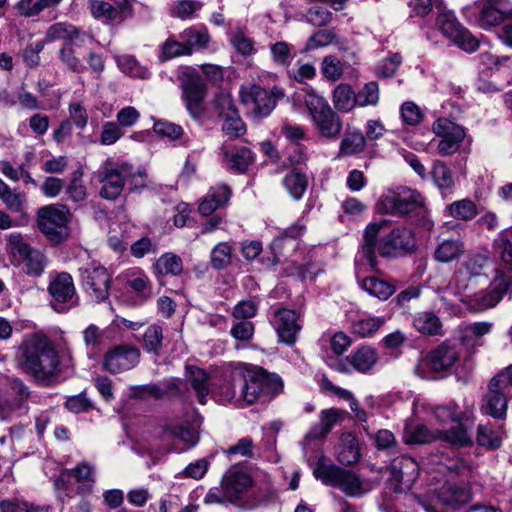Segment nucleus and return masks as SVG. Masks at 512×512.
<instances>
[{
    "mask_svg": "<svg viewBox=\"0 0 512 512\" xmlns=\"http://www.w3.org/2000/svg\"><path fill=\"white\" fill-rule=\"evenodd\" d=\"M413 326L423 335L435 336L441 334L442 323L434 312L423 311L414 316Z\"/></svg>",
    "mask_w": 512,
    "mask_h": 512,
    "instance_id": "obj_35",
    "label": "nucleus"
},
{
    "mask_svg": "<svg viewBox=\"0 0 512 512\" xmlns=\"http://www.w3.org/2000/svg\"><path fill=\"white\" fill-rule=\"evenodd\" d=\"M337 44V34L335 28L331 29H320L313 33L306 41L305 50L310 51L322 47H326L330 44Z\"/></svg>",
    "mask_w": 512,
    "mask_h": 512,
    "instance_id": "obj_49",
    "label": "nucleus"
},
{
    "mask_svg": "<svg viewBox=\"0 0 512 512\" xmlns=\"http://www.w3.org/2000/svg\"><path fill=\"white\" fill-rule=\"evenodd\" d=\"M477 23L482 28L496 26L504 21V13L493 2L485 0L477 5Z\"/></svg>",
    "mask_w": 512,
    "mask_h": 512,
    "instance_id": "obj_36",
    "label": "nucleus"
},
{
    "mask_svg": "<svg viewBox=\"0 0 512 512\" xmlns=\"http://www.w3.org/2000/svg\"><path fill=\"white\" fill-rule=\"evenodd\" d=\"M302 102L312 118L330 106L322 96L317 95L314 91L305 92Z\"/></svg>",
    "mask_w": 512,
    "mask_h": 512,
    "instance_id": "obj_64",
    "label": "nucleus"
},
{
    "mask_svg": "<svg viewBox=\"0 0 512 512\" xmlns=\"http://www.w3.org/2000/svg\"><path fill=\"white\" fill-rule=\"evenodd\" d=\"M384 323L385 318L383 317L358 319L352 324V332L362 338H365L374 334Z\"/></svg>",
    "mask_w": 512,
    "mask_h": 512,
    "instance_id": "obj_51",
    "label": "nucleus"
},
{
    "mask_svg": "<svg viewBox=\"0 0 512 512\" xmlns=\"http://www.w3.org/2000/svg\"><path fill=\"white\" fill-rule=\"evenodd\" d=\"M489 264V260L486 256L476 254L469 257L463 264L461 274H464L468 279L481 277L486 275L484 271L485 267Z\"/></svg>",
    "mask_w": 512,
    "mask_h": 512,
    "instance_id": "obj_50",
    "label": "nucleus"
},
{
    "mask_svg": "<svg viewBox=\"0 0 512 512\" xmlns=\"http://www.w3.org/2000/svg\"><path fill=\"white\" fill-rule=\"evenodd\" d=\"M435 497L439 504L445 508L440 511L424 496H415L416 502L425 512L457 511L471 502L473 493L469 482L446 481L435 491Z\"/></svg>",
    "mask_w": 512,
    "mask_h": 512,
    "instance_id": "obj_9",
    "label": "nucleus"
},
{
    "mask_svg": "<svg viewBox=\"0 0 512 512\" xmlns=\"http://www.w3.org/2000/svg\"><path fill=\"white\" fill-rule=\"evenodd\" d=\"M440 31L444 36L453 41L460 49L472 53L479 47V40L471 32L458 22L451 11L445 7L439 12L436 20Z\"/></svg>",
    "mask_w": 512,
    "mask_h": 512,
    "instance_id": "obj_14",
    "label": "nucleus"
},
{
    "mask_svg": "<svg viewBox=\"0 0 512 512\" xmlns=\"http://www.w3.org/2000/svg\"><path fill=\"white\" fill-rule=\"evenodd\" d=\"M495 252L500 264L494 269L495 277L489 287L468 296L467 305L473 312H482L495 307L512 291V243L504 235L495 240Z\"/></svg>",
    "mask_w": 512,
    "mask_h": 512,
    "instance_id": "obj_3",
    "label": "nucleus"
},
{
    "mask_svg": "<svg viewBox=\"0 0 512 512\" xmlns=\"http://www.w3.org/2000/svg\"><path fill=\"white\" fill-rule=\"evenodd\" d=\"M360 287L368 293L381 301L390 298L396 291L395 285L385 279L376 276H367L359 280Z\"/></svg>",
    "mask_w": 512,
    "mask_h": 512,
    "instance_id": "obj_27",
    "label": "nucleus"
},
{
    "mask_svg": "<svg viewBox=\"0 0 512 512\" xmlns=\"http://www.w3.org/2000/svg\"><path fill=\"white\" fill-rule=\"evenodd\" d=\"M272 61L277 66L289 67L295 57L294 46L286 41H277L269 46Z\"/></svg>",
    "mask_w": 512,
    "mask_h": 512,
    "instance_id": "obj_40",
    "label": "nucleus"
},
{
    "mask_svg": "<svg viewBox=\"0 0 512 512\" xmlns=\"http://www.w3.org/2000/svg\"><path fill=\"white\" fill-rule=\"evenodd\" d=\"M456 423V426L448 430L439 431V438L455 447H466L472 445V435L468 432L469 427L467 423L464 421Z\"/></svg>",
    "mask_w": 512,
    "mask_h": 512,
    "instance_id": "obj_33",
    "label": "nucleus"
},
{
    "mask_svg": "<svg viewBox=\"0 0 512 512\" xmlns=\"http://www.w3.org/2000/svg\"><path fill=\"white\" fill-rule=\"evenodd\" d=\"M464 251V243L460 238H449L436 246L433 257L439 263H450L457 260Z\"/></svg>",
    "mask_w": 512,
    "mask_h": 512,
    "instance_id": "obj_31",
    "label": "nucleus"
},
{
    "mask_svg": "<svg viewBox=\"0 0 512 512\" xmlns=\"http://www.w3.org/2000/svg\"><path fill=\"white\" fill-rule=\"evenodd\" d=\"M313 475L323 484L336 487L350 497H359L367 492L364 482L354 471L331 463L326 456L318 458Z\"/></svg>",
    "mask_w": 512,
    "mask_h": 512,
    "instance_id": "obj_7",
    "label": "nucleus"
},
{
    "mask_svg": "<svg viewBox=\"0 0 512 512\" xmlns=\"http://www.w3.org/2000/svg\"><path fill=\"white\" fill-rule=\"evenodd\" d=\"M284 97L283 89L274 86L267 90L260 85H249L240 90L241 102L251 108L254 117L262 119L271 114L278 100Z\"/></svg>",
    "mask_w": 512,
    "mask_h": 512,
    "instance_id": "obj_13",
    "label": "nucleus"
},
{
    "mask_svg": "<svg viewBox=\"0 0 512 512\" xmlns=\"http://www.w3.org/2000/svg\"><path fill=\"white\" fill-rule=\"evenodd\" d=\"M391 474L399 484L412 483L419 475L418 463L409 456L394 459L391 464Z\"/></svg>",
    "mask_w": 512,
    "mask_h": 512,
    "instance_id": "obj_26",
    "label": "nucleus"
},
{
    "mask_svg": "<svg viewBox=\"0 0 512 512\" xmlns=\"http://www.w3.org/2000/svg\"><path fill=\"white\" fill-rule=\"evenodd\" d=\"M232 261V247L227 242L217 244L211 251V265L216 270L226 268Z\"/></svg>",
    "mask_w": 512,
    "mask_h": 512,
    "instance_id": "obj_53",
    "label": "nucleus"
},
{
    "mask_svg": "<svg viewBox=\"0 0 512 512\" xmlns=\"http://www.w3.org/2000/svg\"><path fill=\"white\" fill-rule=\"evenodd\" d=\"M46 39L50 42L59 39L64 40L59 49V59L68 70L76 73H81L85 70V66L76 55L75 49L93 44L95 38L92 34L71 23L57 22L48 27Z\"/></svg>",
    "mask_w": 512,
    "mask_h": 512,
    "instance_id": "obj_5",
    "label": "nucleus"
},
{
    "mask_svg": "<svg viewBox=\"0 0 512 512\" xmlns=\"http://www.w3.org/2000/svg\"><path fill=\"white\" fill-rule=\"evenodd\" d=\"M72 214L64 204H49L40 207L36 214L39 231L52 245H59L70 236L69 223Z\"/></svg>",
    "mask_w": 512,
    "mask_h": 512,
    "instance_id": "obj_8",
    "label": "nucleus"
},
{
    "mask_svg": "<svg viewBox=\"0 0 512 512\" xmlns=\"http://www.w3.org/2000/svg\"><path fill=\"white\" fill-rule=\"evenodd\" d=\"M380 209L386 214L411 215L419 217L418 224L427 230L433 227L432 221L427 216V210L422 203L421 197L410 189L400 193H389L380 199Z\"/></svg>",
    "mask_w": 512,
    "mask_h": 512,
    "instance_id": "obj_10",
    "label": "nucleus"
},
{
    "mask_svg": "<svg viewBox=\"0 0 512 512\" xmlns=\"http://www.w3.org/2000/svg\"><path fill=\"white\" fill-rule=\"evenodd\" d=\"M202 6V3L197 0H179L170 9V15L181 20L190 19Z\"/></svg>",
    "mask_w": 512,
    "mask_h": 512,
    "instance_id": "obj_56",
    "label": "nucleus"
},
{
    "mask_svg": "<svg viewBox=\"0 0 512 512\" xmlns=\"http://www.w3.org/2000/svg\"><path fill=\"white\" fill-rule=\"evenodd\" d=\"M0 199L6 208L12 212L19 213L23 210L25 195L13 191L5 182L0 179Z\"/></svg>",
    "mask_w": 512,
    "mask_h": 512,
    "instance_id": "obj_46",
    "label": "nucleus"
},
{
    "mask_svg": "<svg viewBox=\"0 0 512 512\" xmlns=\"http://www.w3.org/2000/svg\"><path fill=\"white\" fill-rule=\"evenodd\" d=\"M231 378L232 380H238L241 384L238 400H242L247 405L266 400L283 390L281 378L274 373H268L261 367H248L245 364H238L231 370Z\"/></svg>",
    "mask_w": 512,
    "mask_h": 512,
    "instance_id": "obj_4",
    "label": "nucleus"
},
{
    "mask_svg": "<svg viewBox=\"0 0 512 512\" xmlns=\"http://www.w3.org/2000/svg\"><path fill=\"white\" fill-rule=\"evenodd\" d=\"M186 381L195 391L198 402L204 405L206 403V397L210 392L209 375L207 372L196 366H186Z\"/></svg>",
    "mask_w": 512,
    "mask_h": 512,
    "instance_id": "obj_28",
    "label": "nucleus"
},
{
    "mask_svg": "<svg viewBox=\"0 0 512 512\" xmlns=\"http://www.w3.org/2000/svg\"><path fill=\"white\" fill-rule=\"evenodd\" d=\"M54 488L58 499L63 503L77 494L85 495L91 492V484H78L75 481L73 471L69 469H63L60 472L59 476L54 480Z\"/></svg>",
    "mask_w": 512,
    "mask_h": 512,
    "instance_id": "obj_23",
    "label": "nucleus"
},
{
    "mask_svg": "<svg viewBox=\"0 0 512 512\" xmlns=\"http://www.w3.org/2000/svg\"><path fill=\"white\" fill-rule=\"evenodd\" d=\"M81 285L85 292L96 302H102L109 296L111 276L107 269L95 263L79 269Z\"/></svg>",
    "mask_w": 512,
    "mask_h": 512,
    "instance_id": "obj_16",
    "label": "nucleus"
},
{
    "mask_svg": "<svg viewBox=\"0 0 512 512\" xmlns=\"http://www.w3.org/2000/svg\"><path fill=\"white\" fill-rule=\"evenodd\" d=\"M125 288L134 292L141 301L152 296V285L148 276L139 268L128 269L118 276Z\"/></svg>",
    "mask_w": 512,
    "mask_h": 512,
    "instance_id": "obj_24",
    "label": "nucleus"
},
{
    "mask_svg": "<svg viewBox=\"0 0 512 512\" xmlns=\"http://www.w3.org/2000/svg\"><path fill=\"white\" fill-rule=\"evenodd\" d=\"M510 398H512V378L503 370L489 382L486 395L488 413L497 419L504 418Z\"/></svg>",
    "mask_w": 512,
    "mask_h": 512,
    "instance_id": "obj_15",
    "label": "nucleus"
},
{
    "mask_svg": "<svg viewBox=\"0 0 512 512\" xmlns=\"http://www.w3.org/2000/svg\"><path fill=\"white\" fill-rule=\"evenodd\" d=\"M97 179L102 184L100 196L107 200L117 199L128 179L136 180V173L127 162L106 160L97 171Z\"/></svg>",
    "mask_w": 512,
    "mask_h": 512,
    "instance_id": "obj_11",
    "label": "nucleus"
},
{
    "mask_svg": "<svg viewBox=\"0 0 512 512\" xmlns=\"http://www.w3.org/2000/svg\"><path fill=\"white\" fill-rule=\"evenodd\" d=\"M366 146V137L361 132L344 134L339 147L340 156H351L361 153Z\"/></svg>",
    "mask_w": 512,
    "mask_h": 512,
    "instance_id": "obj_41",
    "label": "nucleus"
},
{
    "mask_svg": "<svg viewBox=\"0 0 512 512\" xmlns=\"http://www.w3.org/2000/svg\"><path fill=\"white\" fill-rule=\"evenodd\" d=\"M48 292L52 297V308L57 312H64L78 304L72 276L67 272H61L50 281Z\"/></svg>",
    "mask_w": 512,
    "mask_h": 512,
    "instance_id": "obj_19",
    "label": "nucleus"
},
{
    "mask_svg": "<svg viewBox=\"0 0 512 512\" xmlns=\"http://www.w3.org/2000/svg\"><path fill=\"white\" fill-rule=\"evenodd\" d=\"M321 73L324 78L330 81L339 80L343 74V66L341 61L333 55L324 57L321 63Z\"/></svg>",
    "mask_w": 512,
    "mask_h": 512,
    "instance_id": "obj_60",
    "label": "nucleus"
},
{
    "mask_svg": "<svg viewBox=\"0 0 512 512\" xmlns=\"http://www.w3.org/2000/svg\"><path fill=\"white\" fill-rule=\"evenodd\" d=\"M387 226L386 220L369 223L364 232L360 250L361 259L373 271H378L377 252L383 258H398L413 254L417 250V240L412 229L400 226L391 230L379 241L381 230Z\"/></svg>",
    "mask_w": 512,
    "mask_h": 512,
    "instance_id": "obj_1",
    "label": "nucleus"
},
{
    "mask_svg": "<svg viewBox=\"0 0 512 512\" xmlns=\"http://www.w3.org/2000/svg\"><path fill=\"white\" fill-rule=\"evenodd\" d=\"M345 414V411L337 408H330L321 411L319 422L309 431L310 437L313 439L325 437L332 428L343 419Z\"/></svg>",
    "mask_w": 512,
    "mask_h": 512,
    "instance_id": "obj_29",
    "label": "nucleus"
},
{
    "mask_svg": "<svg viewBox=\"0 0 512 512\" xmlns=\"http://www.w3.org/2000/svg\"><path fill=\"white\" fill-rule=\"evenodd\" d=\"M360 456L357 440L350 438L341 446L338 453V461L343 465H353L360 460Z\"/></svg>",
    "mask_w": 512,
    "mask_h": 512,
    "instance_id": "obj_58",
    "label": "nucleus"
},
{
    "mask_svg": "<svg viewBox=\"0 0 512 512\" xmlns=\"http://www.w3.org/2000/svg\"><path fill=\"white\" fill-rule=\"evenodd\" d=\"M306 21L315 27H325L332 21V12L321 6H313L307 10Z\"/></svg>",
    "mask_w": 512,
    "mask_h": 512,
    "instance_id": "obj_61",
    "label": "nucleus"
},
{
    "mask_svg": "<svg viewBox=\"0 0 512 512\" xmlns=\"http://www.w3.org/2000/svg\"><path fill=\"white\" fill-rule=\"evenodd\" d=\"M18 366L42 385H50L61 372L60 357L46 336L33 334L18 349Z\"/></svg>",
    "mask_w": 512,
    "mask_h": 512,
    "instance_id": "obj_2",
    "label": "nucleus"
},
{
    "mask_svg": "<svg viewBox=\"0 0 512 512\" xmlns=\"http://www.w3.org/2000/svg\"><path fill=\"white\" fill-rule=\"evenodd\" d=\"M283 185L295 200H299L307 189L308 179L304 173L293 170L284 177Z\"/></svg>",
    "mask_w": 512,
    "mask_h": 512,
    "instance_id": "obj_42",
    "label": "nucleus"
},
{
    "mask_svg": "<svg viewBox=\"0 0 512 512\" xmlns=\"http://www.w3.org/2000/svg\"><path fill=\"white\" fill-rule=\"evenodd\" d=\"M232 46L241 55L247 56L254 53V41L247 37L243 31L238 29L234 31L230 37Z\"/></svg>",
    "mask_w": 512,
    "mask_h": 512,
    "instance_id": "obj_63",
    "label": "nucleus"
},
{
    "mask_svg": "<svg viewBox=\"0 0 512 512\" xmlns=\"http://www.w3.org/2000/svg\"><path fill=\"white\" fill-rule=\"evenodd\" d=\"M434 415L440 422H461L465 421L466 413L460 410L456 403H449L447 405L437 406L434 409Z\"/></svg>",
    "mask_w": 512,
    "mask_h": 512,
    "instance_id": "obj_54",
    "label": "nucleus"
},
{
    "mask_svg": "<svg viewBox=\"0 0 512 512\" xmlns=\"http://www.w3.org/2000/svg\"><path fill=\"white\" fill-rule=\"evenodd\" d=\"M221 119L223 120L222 131L228 136L238 138L245 134L246 127L238 111L227 114Z\"/></svg>",
    "mask_w": 512,
    "mask_h": 512,
    "instance_id": "obj_57",
    "label": "nucleus"
},
{
    "mask_svg": "<svg viewBox=\"0 0 512 512\" xmlns=\"http://www.w3.org/2000/svg\"><path fill=\"white\" fill-rule=\"evenodd\" d=\"M11 263L25 275L38 278L43 275L49 263L44 250L32 247L17 232L11 233L7 239Z\"/></svg>",
    "mask_w": 512,
    "mask_h": 512,
    "instance_id": "obj_6",
    "label": "nucleus"
},
{
    "mask_svg": "<svg viewBox=\"0 0 512 512\" xmlns=\"http://www.w3.org/2000/svg\"><path fill=\"white\" fill-rule=\"evenodd\" d=\"M492 324L489 322H475L468 325L464 330L462 341L465 344H469L473 347L481 345L478 339L491 331Z\"/></svg>",
    "mask_w": 512,
    "mask_h": 512,
    "instance_id": "obj_55",
    "label": "nucleus"
},
{
    "mask_svg": "<svg viewBox=\"0 0 512 512\" xmlns=\"http://www.w3.org/2000/svg\"><path fill=\"white\" fill-rule=\"evenodd\" d=\"M222 162L236 173H245L249 166L254 163V153L245 146L235 147L229 143H224L220 148Z\"/></svg>",
    "mask_w": 512,
    "mask_h": 512,
    "instance_id": "obj_21",
    "label": "nucleus"
},
{
    "mask_svg": "<svg viewBox=\"0 0 512 512\" xmlns=\"http://www.w3.org/2000/svg\"><path fill=\"white\" fill-rule=\"evenodd\" d=\"M153 130L159 136L167 137L170 140L180 139L184 134L183 128L180 125L166 120L156 121L153 125Z\"/></svg>",
    "mask_w": 512,
    "mask_h": 512,
    "instance_id": "obj_62",
    "label": "nucleus"
},
{
    "mask_svg": "<svg viewBox=\"0 0 512 512\" xmlns=\"http://www.w3.org/2000/svg\"><path fill=\"white\" fill-rule=\"evenodd\" d=\"M447 211L453 218L464 221L473 219L478 213L476 204L469 199L454 201L447 206Z\"/></svg>",
    "mask_w": 512,
    "mask_h": 512,
    "instance_id": "obj_45",
    "label": "nucleus"
},
{
    "mask_svg": "<svg viewBox=\"0 0 512 512\" xmlns=\"http://www.w3.org/2000/svg\"><path fill=\"white\" fill-rule=\"evenodd\" d=\"M431 176L434 184L440 190H448L454 186V178L450 168L442 161L436 160L433 163Z\"/></svg>",
    "mask_w": 512,
    "mask_h": 512,
    "instance_id": "obj_44",
    "label": "nucleus"
},
{
    "mask_svg": "<svg viewBox=\"0 0 512 512\" xmlns=\"http://www.w3.org/2000/svg\"><path fill=\"white\" fill-rule=\"evenodd\" d=\"M134 0H114L111 4L104 0H89L88 7L91 15L105 24H121L133 16Z\"/></svg>",
    "mask_w": 512,
    "mask_h": 512,
    "instance_id": "obj_17",
    "label": "nucleus"
},
{
    "mask_svg": "<svg viewBox=\"0 0 512 512\" xmlns=\"http://www.w3.org/2000/svg\"><path fill=\"white\" fill-rule=\"evenodd\" d=\"M380 99L379 85L375 81L366 83L357 93V105L360 107L376 106Z\"/></svg>",
    "mask_w": 512,
    "mask_h": 512,
    "instance_id": "obj_52",
    "label": "nucleus"
},
{
    "mask_svg": "<svg viewBox=\"0 0 512 512\" xmlns=\"http://www.w3.org/2000/svg\"><path fill=\"white\" fill-rule=\"evenodd\" d=\"M432 130L441 139L463 141L465 138L464 128L447 118L437 119Z\"/></svg>",
    "mask_w": 512,
    "mask_h": 512,
    "instance_id": "obj_38",
    "label": "nucleus"
},
{
    "mask_svg": "<svg viewBox=\"0 0 512 512\" xmlns=\"http://www.w3.org/2000/svg\"><path fill=\"white\" fill-rule=\"evenodd\" d=\"M459 360L456 344L444 341L427 354L429 368L437 373L449 372Z\"/></svg>",
    "mask_w": 512,
    "mask_h": 512,
    "instance_id": "obj_20",
    "label": "nucleus"
},
{
    "mask_svg": "<svg viewBox=\"0 0 512 512\" xmlns=\"http://www.w3.org/2000/svg\"><path fill=\"white\" fill-rule=\"evenodd\" d=\"M377 360V352L370 346H361L349 356L351 366L361 373L368 372Z\"/></svg>",
    "mask_w": 512,
    "mask_h": 512,
    "instance_id": "obj_34",
    "label": "nucleus"
},
{
    "mask_svg": "<svg viewBox=\"0 0 512 512\" xmlns=\"http://www.w3.org/2000/svg\"><path fill=\"white\" fill-rule=\"evenodd\" d=\"M82 336L88 350V357L92 359L103 343L104 331L95 324H90L83 330Z\"/></svg>",
    "mask_w": 512,
    "mask_h": 512,
    "instance_id": "obj_48",
    "label": "nucleus"
},
{
    "mask_svg": "<svg viewBox=\"0 0 512 512\" xmlns=\"http://www.w3.org/2000/svg\"><path fill=\"white\" fill-rule=\"evenodd\" d=\"M297 319V314L286 308H281L274 312L272 324L282 342L286 344H293L295 342L296 335L301 329Z\"/></svg>",
    "mask_w": 512,
    "mask_h": 512,
    "instance_id": "obj_22",
    "label": "nucleus"
},
{
    "mask_svg": "<svg viewBox=\"0 0 512 512\" xmlns=\"http://www.w3.org/2000/svg\"><path fill=\"white\" fill-rule=\"evenodd\" d=\"M180 56H189V51L185 49L183 40L171 36L161 45L158 58L163 63Z\"/></svg>",
    "mask_w": 512,
    "mask_h": 512,
    "instance_id": "obj_47",
    "label": "nucleus"
},
{
    "mask_svg": "<svg viewBox=\"0 0 512 512\" xmlns=\"http://www.w3.org/2000/svg\"><path fill=\"white\" fill-rule=\"evenodd\" d=\"M319 133L329 139L337 138L343 128L340 116L328 106L312 118Z\"/></svg>",
    "mask_w": 512,
    "mask_h": 512,
    "instance_id": "obj_25",
    "label": "nucleus"
},
{
    "mask_svg": "<svg viewBox=\"0 0 512 512\" xmlns=\"http://www.w3.org/2000/svg\"><path fill=\"white\" fill-rule=\"evenodd\" d=\"M157 276L173 275L179 276L183 271V261L180 256L172 252L161 255L153 265Z\"/></svg>",
    "mask_w": 512,
    "mask_h": 512,
    "instance_id": "obj_37",
    "label": "nucleus"
},
{
    "mask_svg": "<svg viewBox=\"0 0 512 512\" xmlns=\"http://www.w3.org/2000/svg\"><path fill=\"white\" fill-rule=\"evenodd\" d=\"M10 392L8 397L16 402V406H22L27 409V401L30 397V391L21 379L13 378L9 382Z\"/></svg>",
    "mask_w": 512,
    "mask_h": 512,
    "instance_id": "obj_59",
    "label": "nucleus"
},
{
    "mask_svg": "<svg viewBox=\"0 0 512 512\" xmlns=\"http://www.w3.org/2000/svg\"><path fill=\"white\" fill-rule=\"evenodd\" d=\"M333 104L342 112H350L356 105V93L348 84H339L333 91Z\"/></svg>",
    "mask_w": 512,
    "mask_h": 512,
    "instance_id": "obj_39",
    "label": "nucleus"
},
{
    "mask_svg": "<svg viewBox=\"0 0 512 512\" xmlns=\"http://www.w3.org/2000/svg\"><path fill=\"white\" fill-rule=\"evenodd\" d=\"M179 39L183 40L185 49L189 51L190 56L195 51H202L208 47L210 35L207 29L192 26L183 30L179 34Z\"/></svg>",
    "mask_w": 512,
    "mask_h": 512,
    "instance_id": "obj_30",
    "label": "nucleus"
},
{
    "mask_svg": "<svg viewBox=\"0 0 512 512\" xmlns=\"http://www.w3.org/2000/svg\"><path fill=\"white\" fill-rule=\"evenodd\" d=\"M163 327L158 323L150 324L142 335V346L147 353L158 356L164 347Z\"/></svg>",
    "mask_w": 512,
    "mask_h": 512,
    "instance_id": "obj_32",
    "label": "nucleus"
},
{
    "mask_svg": "<svg viewBox=\"0 0 512 512\" xmlns=\"http://www.w3.org/2000/svg\"><path fill=\"white\" fill-rule=\"evenodd\" d=\"M251 483L250 477L240 471L228 473L223 479V487L227 494L237 495L245 491Z\"/></svg>",
    "mask_w": 512,
    "mask_h": 512,
    "instance_id": "obj_43",
    "label": "nucleus"
},
{
    "mask_svg": "<svg viewBox=\"0 0 512 512\" xmlns=\"http://www.w3.org/2000/svg\"><path fill=\"white\" fill-rule=\"evenodd\" d=\"M140 350L129 344H120L109 349L103 356L102 368L111 373L119 374L136 367L140 361Z\"/></svg>",
    "mask_w": 512,
    "mask_h": 512,
    "instance_id": "obj_18",
    "label": "nucleus"
},
{
    "mask_svg": "<svg viewBox=\"0 0 512 512\" xmlns=\"http://www.w3.org/2000/svg\"><path fill=\"white\" fill-rule=\"evenodd\" d=\"M177 78L186 109L193 118L200 117L206 96V85L202 77L194 68L185 67L179 71Z\"/></svg>",
    "mask_w": 512,
    "mask_h": 512,
    "instance_id": "obj_12",
    "label": "nucleus"
}]
</instances>
